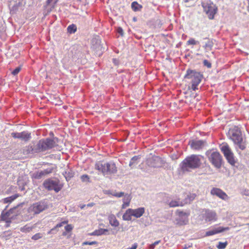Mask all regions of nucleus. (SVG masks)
<instances>
[{"instance_id": "1", "label": "nucleus", "mask_w": 249, "mask_h": 249, "mask_svg": "<svg viewBox=\"0 0 249 249\" xmlns=\"http://www.w3.org/2000/svg\"><path fill=\"white\" fill-rule=\"evenodd\" d=\"M57 137L47 138L39 140L36 143L32 142L23 149V153L28 156L38 153H46L49 150L58 145Z\"/></svg>"}, {"instance_id": "2", "label": "nucleus", "mask_w": 249, "mask_h": 249, "mask_svg": "<svg viewBox=\"0 0 249 249\" xmlns=\"http://www.w3.org/2000/svg\"><path fill=\"white\" fill-rule=\"evenodd\" d=\"M200 157V155H192L186 157L179 165L182 171L189 172L191 169L198 168L201 164Z\"/></svg>"}, {"instance_id": "3", "label": "nucleus", "mask_w": 249, "mask_h": 249, "mask_svg": "<svg viewBox=\"0 0 249 249\" xmlns=\"http://www.w3.org/2000/svg\"><path fill=\"white\" fill-rule=\"evenodd\" d=\"M227 136L240 149L243 150L245 149V145L242 143L243 134L238 126H234L230 128Z\"/></svg>"}, {"instance_id": "4", "label": "nucleus", "mask_w": 249, "mask_h": 249, "mask_svg": "<svg viewBox=\"0 0 249 249\" xmlns=\"http://www.w3.org/2000/svg\"><path fill=\"white\" fill-rule=\"evenodd\" d=\"M95 169L102 172L104 175H111L117 173L118 169L114 162L112 161L103 163L98 161L95 165Z\"/></svg>"}, {"instance_id": "5", "label": "nucleus", "mask_w": 249, "mask_h": 249, "mask_svg": "<svg viewBox=\"0 0 249 249\" xmlns=\"http://www.w3.org/2000/svg\"><path fill=\"white\" fill-rule=\"evenodd\" d=\"M206 156L210 162L216 168L220 169L223 163L222 156L218 151L212 150H208L206 152Z\"/></svg>"}, {"instance_id": "6", "label": "nucleus", "mask_w": 249, "mask_h": 249, "mask_svg": "<svg viewBox=\"0 0 249 249\" xmlns=\"http://www.w3.org/2000/svg\"><path fill=\"white\" fill-rule=\"evenodd\" d=\"M48 208V202L43 200L34 203L28 208V212L30 213V218H31L33 215L39 214Z\"/></svg>"}, {"instance_id": "7", "label": "nucleus", "mask_w": 249, "mask_h": 249, "mask_svg": "<svg viewBox=\"0 0 249 249\" xmlns=\"http://www.w3.org/2000/svg\"><path fill=\"white\" fill-rule=\"evenodd\" d=\"M44 187L48 191L54 190L56 193L59 192L63 187L59 179L48 178L43 182Z\"/></svg>"}, {"instance_id": "8", "label": "nucleus", "mask_w": 249, "mask_h": 249, "mask_svg": "<svg viewBox=\"0 0 249 249\" xmlns=\"http://www.w3.org/2000/svg\"><path fill=\"white\" fill-rule=\"evenodd\" d=\"M204 11L206 13L210 19L214 18V15L216 13L217 8L211 0L203 1L201 3Z\"/></svg>"}, {"instance_id": "9", "label": "nucleus", "mask_w": 249, "mask_h": 249, "mask_svg": "<svg viewBox=\"0 0 249 249\" xmlns=\"http://www.w3.org/2000/svg\"><path fill=\"white\" fill-rule=\"evenodd\" d=\"M203 78V74L195 70L188 69L184 78L191 79V83H199Z\"/></svg>"}, {"instance_id": "10", "label": "nucleus", "mask_w": 249, "mask_h": 249, "mask_svg": "<svg viewBox=\"0 0 249 249\" xmlns=\"http://www.w3.org/2000/svg\"><path fill=\"white\" fill-rule=\"evenodd\" d=\"M188 144L190 146L191 149L194 150H202L207 145V142L201 140H192L189 141Z\"/></svg>"}, {"instance_id": "11", "label": "nucleus", "mask_w": 249, "mask_h": 249, "mask_svg": "<svg viewBox=\"0 0 249 249\" xmlns=\"http://www.w3.org/2000/svg\"><path fill=\"white\" fill-rule=\"evenodd\" d=\"M23 205V203H21L18 205L17 207L13 208V209H11L8 211L5 212L3 211L1 214V219L2 221H5L6 222V227H9L10 224V218H11V215L13 213L14 211H15L17 208L18 207L21 206Z\"/></svg>"}, {"instance_id": "12", "label": "nucleus", "mask_w": 249, "mask_h": 249, "mask_svg": "<svg viewBox=\"0 0 249 249\" xmlns=\"http://www.w3.org/2000/svg\"><path fill=\"white\" fill-rule=\"evenodd\" d=\"M178 217L177 219V223L179 225H185L188 223V216L190 215L189 212H183L178 210Z\"/></svg>"}, {"instance_id": "13", "label": "nucleus", "mask_w": 249, "mask_h": 249, "mask_svg": "<svg viewBox=\"0 0 249 249\" xmlns=\"http://www.w3.org/2000/svg\"><path fill=\"white\" fill-rule=\"evenodd\" d=\"M11 136L15 139H18L25 142L29 141L32 138L31 133L26 131L21 132H12Z\"/></svg>"}, {"instance_id": "14", "label": "nucleus", "mask_w": 249, "mask_h": 249, "mask_svg": "<svg viewBox=\"0 0 249 249\" xmlns=\"http://www.w3.org/2000/svg\"><path fill=\"white\" fill-rule=\"evenodd\" d=\"M147 163L148 166L151 167L159 168L162 166L163 162L162 160L160 157L153 156L148 159Z\"/></svg>"}, {"instance_id": "15", "label": "nucleus", "mask_w": 249, "mask_h": 249, "mask_svg": "<svg viewBox=\"0 0 249 249\" xmlns=\"http://www.w3.org/2000/svg\"><path fill=\"white\" fill-rule=\"evenodd\" d=\"M205 213L203 214V217L206 222L215 221L217 219L216 213L209 209H205Z\"/></svg>"}, {"instance_id": "16", "label": "nucleus", "mask_w": 249, "mask_h": 249, "mask_svg": "<svg viewBox=\"0 0 249 249\" xmlns=\"http://www.w3.org/2000/svg\"><path fill=\"white\" fill-rule=\"evenodd\" d=\"M53 170V168L50 167L43 170L36 172L33 174L32 178L37 179H41L43 177L52 173Z\"/></svg>"}, {"instance_id": "17", "label": "nucleus", "mask_w": 249, "mask_h": 249, "mask_svg": "<svg viewBox=\"0 0 249 249\" xmlns=\"http://www.w3.org/2000/svg\"><path fill=\"white\" fill-rule=\"evenodd\" d=\"M212 195L216 196L223 200H226L228 198V195L222 190L217 188H213L211 191Z\"/></svg>"}, {"instance_id": "18", "label": "nucleus", "mask_w": 249, "mask_h": 249, "mask_svg": "<svg viewBox=\"0 0 249 249\" xmlns=\"http://www.w3.org/2000/svg\"><path fill=\"white\" fill-rule=\"evenodd\" d=\"M229 229V227L223 228L222 227H218L214 228L213 229L207 231L206 232V236H209L218 233L222 232L224 231H227Z\"/></svg>"}, {"instance_id": "19", "label": "nucleus", "mask_w": 249, "mask_h": 249, "mask_svg": "<svg viewBox=\"0 0 249 249\" xmlns=\"http://www.w3.org/2000/svg\"><path fill=\"white\" fill-rule=\"evenodd\" d=\"M220 148L225 158L233 154V152L227 143H223L220 146Z\"/></svg>"}, {"instance_id": "20", "label": "nucleus", "mask_w": 249, "mask_h": 249, "mask_svg": "<svg viewBox=\"0 0 249 249\" xmlns=\"http://www.w3.org/2000/svg\"><path fill=\"white\" fill-rule=\"evenodd\" d=\"M28 182V180L27 178L19 177L17 181L19 190L24 191L25 190L24 186L27 184Z\"/></svg>"}, {"instance_id": "21", "label": "nucleus", "mask_w": 249, "mask_h": 249, "mask_svg": "<svg viewBox=\"0 0 249 249\" xmlns=\"http://www.w3.org/2000/svg\"><path fill=\"white\" fill-rule=\"evenodd\" d=\"M144 211L145 210L144 208L141 207L136 209H132V211H131V212L133 216L136 218H139L144 213Z\"/></svg>"}, {"instance_id": "22", "label": "nucleus", "mask_w": 249, "mask_h": 249, "mask_svg": "<svg viewBox=\"0 0 249 249\" xmlns=\"http://www.w3.org/2000/svg\"><path fill=\"white\" fill-rule=\"evenodd\" d=\"M108 230L107 229L100 228L98 230H95L93 232L90 233L91 235L99 236L101 235H108Z\"/></svg>"}, {"instance_id": "23", "label": "nucleus", "mask_w": 249, "mask_h": 249, "mask_svg": "<svg viewBox=\"0 0 249 249\" xmlns=\"http://www.w3.org/2000/svg\"><path fill=\"white\" fill-rule=\"evenodd\" d=\"M109 224L113 227H118L119 225V222L116 219V217L114 214H110L108 217Z\"/></svg>"}, {"instance_id": "24", "label": "nucleus", "mask_w": 249, "mask_h": 249, "mask_svg": "<svg viewBox=\"0 0 249 249\" xmlns=\"http://www.w3.org/2000/svg\"><path fill=\"white\" fill-rule=\"evenodd\" d=\"M228 162L232 166H235L237 163V159L235 157L233 153L226 158Z\"/></svg>"}, {"instance_id": "25", "label": "nucleus", "mask_w": 249, "mask_h": 249, "mask_svg": "<svg viewBox=\"0 0 249 249\" xmlns=\"http://www.w3.org/2000/svg\"><path fill=\"white\" fill-rule=\"evenodd\" d=\"M196 196V195L195 194H188L183 201V205L185 204L190 203L195 199Z\"/></svg>"}, {"instance_id": "26", "label": "nucleus", "mask_w": 249, "mask_h": 249, "mask_svg": "<svg viewBox=\"0 0 249 249\" xmlns=\"http://www.w3.org/2000/svg\"><path fill=\"white\" fill-rule=\"evenodd\" d=\"M204 39H207V42L205 43V45L203 46L204 49L207 51H211L212 50V48L213 46V39H210L209 38L206 37L204 38Z\"/></svg>"}, {"instance_id": "27", "label": "nucleus", "mask_w": 249, "mask_h": 249, "mask_svg": "<svg viewBox=\"0 0 249 249\" xmlns=\"http://www.w3.org/2000/svg\"><path fill=\"white\" fill-rule=\"evenodd\" d=\"M131 211H132V209H128L126 211L125 213L123 215V220L126 221L131 220V216H133Z\"/></svg>"}, {"instance_id": "28", "label": "nucleus", "mask_w": 249, "mask_h": 249, "mask_svg": "<svg viewBox=\"0 0 249 249\" xmlns=\"http://www.w3.org/2000/svg\"><path fill=\"white\" fill-rule=\"evenodd\" d=\"M170 207H175L183 206V201H180L179 200H172L169 204Z\"/></svg>"}, {"instance_id": "29", "label": "nucleus", "mask_w": 249, "mask_h": 249, "mask_svg": "<svg viewBox=\"0 0 249 249\" xmlns=\"http://www.w3.org/2000/svg\"><path fill=\"white\" fill-rule=\"evenodd\" d=\"M67 32L70 34L75 33L77 31V26L74 24H71L67 27Z\"/></svg>"}, {"instance_id": "30", "label": "nucleus", "mask_w": 249, "mask_h": 249, "mask_svg": "<svg viewBox=\"0 0 249 249\" xmlns=\"http://www.w3.org/2000/svg\"><path fill=\"white\" fill-rule=\"evenodd\" d=\"M33 229V227L30 226L29 225L27 224L23 227H22L20 228V231L24 233H28L32 231Z\"/></svg>"}, {"instance_id": "31", "label": "nucleus", "mask_w": 249, "mask_h": 249, "mask_svg": "<svg viewBox=\"0 0 249 249\" xmlns=\"http://www.w3.org/2000/svg\"><path fill=\"white\" fill-rule=\"evenodd\" d=\"M130 201V198L129 196H125L124 199H123V204L122 205L123 208H125L126 207L128 206L129 205V203Z\"/></svg>"}, {"instance_id": "32", "label": "nucleus", "mask_w": 249, "mask_h": 249, "mask_svg": "<svg viewBox=\"0 0 249 249\" xmlns=\"http://www.w3.org/2000/svg\"><path fill=\"white\" fill-rule=\"evenodd\" d=\"M131 7H132V9L134 11H137L140 10L142 8V6L141 5L138 4V3L137 2L134 1V2H132V3H131Z\"/></svg>"}, {"instance_id": "33", "label": "nucleus", "mask_w": 249, "mask_h": 249, "mask_svg": "<svg viewBox=\"0 0 249 249\" xmlns=\"http://www.w3.org/2000/svg\"><path fill=\"white\" fill-rule=\"evenodd\" d=\"M18 196V195H15L10 197H6L3 199V202L5 203H10L14 200Z\"/></svg>"}, {"instance_id": "34", "label": "nucleus", "mask_w": 249, "mask_h": 249, "mask_svg": "<svg viewBox=\"0 0 249 249\" xmlns=\"http://www.w3.org/2000/svg\"><path fill=\"white\" fill-rule=\"evenodd\" d=\"M140 159V156H135L133 157H132L129 163V166L130 167H131L133 164L135 163V162L138 160L139 159Z\"/></svg>"}, {"instance_id": "35", "label": "nucleus", "mask_w": 249, "mask_h": 249, "mask_svg": "<svg viewBox=\"0 0 249 249\" xmlns=\"http://www.w3.org/2000/svg\"><path fill=\"white\" fill-rule=\"evenodd\" d=\"M63 175H64L67 181H69L72 177H73V173L70 171H66Z\"/></svg>"}, {"instance_id": "36", "label": "nucleus", "mask_w": 249, "mask_h": 249, "mask_svg": "<svg viewBox=\"0 0 249 249\" xmlns=\"http://www.w3.org/2000/svg\"><path fill=\"white\" fill-rule=\"evenodd\" d=\"M199 42L198 41L196 40L194 38H191L187 42V45H197L199 44Z\"/></svg>"}, {"instance_id": "37", "label": "nucleus", "mask_w": 249, "mask_h": 249, "mask_svg": "<svg viewBox=\"0 0 249 249\" xmlns=\"http://www.w3.org/2000/svg\"><path fill=\"white\" fill-rule=\"evenodd\" d=\"M227 245H228L227 242H219L218 243V245L217 246V247L218 249H224L226 247Z\"/></svg>"}, {"instance_id": "38", "label": "nucleus", "mask_w": 249, "mask_h": 249, "mask_svg": "<svg viewBox=\"0 0 249 249\" xmlns=\"http://www.w3.org/2000/svg\"><path fill=\"white\" fill-rule=\"evenodd\" d=\"M80 178L83 182H90L89 177L87 175H83Z\"/></svg>"}, {"instance_id": "39", "label": "nucleus", "mask_w": 249, "mask_h": 249, "mask_svg": "<svg viewBox=\"0 0 249 249\" xmlns=\"http://www.w3.org/2000/svg\"><path fill=\"white\" fill-rule=\"evenodd\" d=\"M42 235L41 233H37L32 237V239L34 240H37L42 238Z\"/></svg>"}, {"instance_id": "40", "label": "nucleus", "mask_w": 249, "mask_h": 249, "mask_svg": "<svg viewBox=\"0 0 249 249\" xmlns=\"http://www.w3.org/2000/svg\"><path fill=\"white\" fill-rule=\"evenodd\" d=\"M203 63L204 66H206L208 68H211L212 67L211 63L207 60H204Z\"/></svg>"}, {"instance_id": "41", "label": "nucleus", "mask_w": 249, "mask_h": 249, "mask_svg": "<svg viewBox=\"0 0 249 249\" xmlns=\"http://www.w3.org/2000/svg\"><path fill=\"white\" fill-rule=\"evenodd\" d=\"M160 242V240L155 241L154 243L149 245V249H154L155 246L158 245Z\"/></svg>"}, {"instance_id": "42", "label": "nucleus", "mask_w": 249, "mask_h": 249, "mask_svg": "<svg viewBox=\"0 0 249 249\" xmlns=\"http://www.w3.org/2000/svg\"><path fill=\"white\" fill-rule=\"evenodd\" d=\"M20 70L21 68L20 67H18L12 71V73L13 75H16L20 71Z\"/></svg>"}, {"instance_id": "43", "label": "nucleus", "mask_w": 249, "mask_h": 249, "mask_svg": "<svg viewBox=\"0 0 249 249\" xmlns=\"http://www.w3.org/2000/svg\"><path fill=\"white\" fill-rule=\"evenodd\" d=\"M18 215L17 214L14 213V212L11 214V218H10V223H12L14 220L17 218Z\"/></svg>"}, {"instance_id": "44", "label": "nucleus", "mask_w": 249, "mask_h": 249, "mask_svg": "<svg viewBox=\"0 0 249 249\" xmlns=\"http://www.w3.org/2000/svg\"><path fill=\"white\" fill-rule=\"evenodd\" d=\"M116 31L117 32L118 34H119L120 35H121L122 36H124V31H123V29H122V28L119 27H118L117 30H116Z\"/></svg>"}, {"instance_id": "45", "label": "nucleus", "mask_w": 249, "mask_h": 249, "mask_svg": "<svg viewBox=\"0 0 249 249\" xmlns=\"http://www.w3.org/2000/svg\"><path fill=\"white\" fill-rule=\"evenodd\" d=\"M97 244H98V243L96 241H92V242L86 241V242H84L83 243V245H93Z\"/></svg>"}, {"instance_id": "46", "label": "nucleus", "mask_w": 249, "mask_h": 249, "mask_svg": "<svg viewBox=\"0 0 249 249\" xmlns=\"http://www.w3.org/2000/svg\"><path fill=\"white\" fill-rule=\"evenodd\" d=\"M191 84H192L191 88L194 91H195L198 89L197 86L199 84V83H191Z\"/></svg>"}, {"instance_id": "47", "label": "nucleus", "mask_w": 249, "mask_h": 249, "mask_svg": "<svg viewBox=\"0 0 249 249\" xmlns=\"http://www.w3.org/2000/svg\"><path fill=\"white\" fill-rule=\"evenodd\" d=\"M114 196L118 197H121L124 195V193L123 192H119V193H116L113 195Z\"/></svg>"}, {"instance_id": "48", "label": "nucleus", "mask_w": 249, "mask_h": 249, "mask_svg": "<svg viewBox=\"0 0 249 249\" xmlns=\"http://www.w3.org/2000/svg\"><path fill=\"white\" fill-rule=\"evenodd\" d=\"M65 230L68 231H71L72 230V227L71 225H67L65 227Z\"/></svg>"}, {"instance_id": "49", "label": "nucleus", "mask_w": 249, "mask_h": 249, "mask_svg": "<svg viewBox=\"0 0 249 249\" xmlns=\"http://www.w3.org/2000/svg\"><path fill=\"white\" fill-rule=\"evenodd\" d=\"M137 248V244L136 243L134 244L131 248H128L127 249H136Z\"/></svg>"}, {"instance_id": "50", "label": "nucleus", "mask_w": 249, "mask_h": 249, "mask_svg": "<svg viewBox=\"0 0 249 249\" xmlns=\"http://www.w3.org/2000/svg\"><path fill=\"white\" fill-rule=\"evenodd\" d=\"M53 0H47V5L50 4L52 2H53ZM57 0H55L54 1V3H56L57 2Z\"/></svg>"}, {"instance_id": "51", "label": "nucleus", "mask_w": 249, "mask_h": 249, "mask_svg": "<svg viewBox=\"0 0 249 249\" xmlns=\"http://www.w3.org/2000/svg\"><path fill=\"white\" fill-rule=\"evenodd\" d=\"M63 223H64V222H62L57 224L56 226H55V228L61 227L62 226V224Z\"/></svg>"}, {"instance_id": "52", "label": "nucleus", "mask_w": 249, "mask_h": 249, "mask_svg": "<svg viewBox=\"0 0 249 249\" xmlns=\"http://www.w3.org/2000/svg\"><path fill=\"white\" fill-rule=\"evenodd\" d=\"M94 205V204L93 203H90L88 204L87 206L88 207H92Z\"/></svg>"}, {"instance_id": "53", "label": "nucleus", "mask_w": 249, "mask_h": 249, "mask_svg": "<svg viewBox=\"0 0 249 249\" xmlns=\"http://www.w3.org/2000/svg\"><path fill=\"white\" fill-rule=\"evenodd\" d=\"M85 206H86V205H85V204H80L79 205V207H80V208L81 209H83Z\"/></svg>"}, {"instance_id": "54", "label": "nucleus", "mask_w": 249, "mask_h": 249, "mask_svg": "<svg viewBox=\"0 0 249 249\" xmlns=\"http://www.w3.org/2000/svg\"><path fill=\"white\" fill-rule=\"evenodd\" d=\"M185 2H190V1H193L194 0H183Z\"/></svg>"}, {"instance_id": "55", "label": "nucleus", "mask_w": 249, "mask_h": 249, "mask_svg": "<svg viewBox=\"0 0 249 249\" xmlns=\"http://www.w3.org/2000/svg\"><path fill=\"white\" fill-rule=\"evenodd\" d=\"M247 8H248V12H249V2H248V6Z\"/></svg>"}, {"instance_id": "56", "label": "nucleus", "mask_w": 249, "mask_h": 249, "mask_svg": "<svg viewBox=\"0 0 249 249\" xmlns=\"http://www.w3.org/2000/svg\"><path fill=\"white\" fill-rule=\"evenodd\" d=\"M54 230V229H52L49 232V233H52V232Z\"/></svg>"}, {"instance_id": "57", "label": "nucleus", "mask_w": 249, "mask_h": 249, "mask_svg": "<svg viewBox=\"0 0 249 249\" xmlns=\"http://www.w3.org/2000/svg\"><path fill=\"white\" fill-rule=\"evenodd\" d=\"M244 194L247 195V196H249V193H245Z\"/></svg>"}, {"instance_id": "58", "label": "nucleus", "mask_w": 249, "mask_h": 249, "mask_svg": "<svg viewBox=\"0 0 249 249\" xmlns=\"http://www.w3.org/2000/svg\"><path fill=\"white\" fill-rule=\"evenodd\" d=\"M133 20H134V21H135V20H136V18H134Z\"/></svg>"}, {"instance_id": "59", "label": "nucleus", "mask_w": 249, "mask_h": 249, "mask_svg": "<svg viewBox=\"0 0 249 249\" xmlns=\"http://www.w3.org/2000/svg\"><path fill=\"white\" fill-rule=\"evenodd\" d=\"M248 191H249L248 190L247 192H246V193H248Z\"/></svg>"}, {"instance_id": "60", "label": "nucleus", "mask_w": 249, "mask_h": 249, "mask_svg": "<svg viewBox=\"0 0 249 249\" xmlns=\"http://www.w3.org/2000/svg\"><path fill=\"white\" fill-rule=\"evenodd\" d=\"M53 135V133H51V135Z\"/></svg>"}, {"instance_id": "61", "label": "nucleus", "mask_w": 249, "mask_h": 249, "mask_svg": "<svg viewBox=\"0 0 249 249\" xmlns=\"http://www.w3.org/2000/svg\"><path fill=\"white\" fill-rule=\"evenodd\" d=\"M53 135V133H51V135Z\"/></svg>"}]
</instances>
